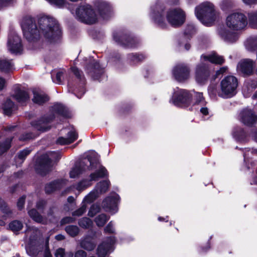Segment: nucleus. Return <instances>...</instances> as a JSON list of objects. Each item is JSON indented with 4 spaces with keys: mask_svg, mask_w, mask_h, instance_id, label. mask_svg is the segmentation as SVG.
Listing matches in <instances>:
<instances>
[{
    "mask_svg": "<svg viewBox=\"0 0 257 257\" xmlns=\"http://www.w3.org/2000/svg\"><path fill=\"white\" fill-rule=\"evenodd\" d=\"M109 185V182L108 181H101L96 184L95 189L99 194L105 193L108 190Z\"/></svg>",
    "mask_w": 257,
    "mask_h": 257,
    "instance_id": "40",
    "label": "nucleus"
},
{
    "mask_svg": "<svg viewBox=\"0 0 257 257\" xmlns=\"http://www.w3.org/2000/svg\"><path fill=\"white\" fill-rule=\"evenodd\" d=\"M36 137V135L32 133H27L23 134L20 138L21 141H28L33 139Z\"/></svg>",
    "mask_w": 257,
    "mask_h": 257,
    "instance_id": "54",
    "label": "nucleus"
},
{
    "mask_svg": "<svg viewBox=\"0 0 257 257\" xmlns=\"http://www.w3.org/2000/svg\"><path fill=\"white\" fill-rule=\"evenodd\" d=\"M99 14L103 19H106L108 17L110 11L111 7L109 4L106 2H102L99 8Z\"/></svg>",
    "mask_w": 257,
    "mask_h": 257,
    "instance_id": "33",
    "label": "nucleus"
},
{
    "mask_svg": "<svg viewBox=\"0 0 257 257\" xmlns=\"http://www.w3.org/2000/svg\"><path fill=\"white\" fill-rule=\"evenodd\" d=\"M240 120L245 125L251 126L257 121V115L250 109L246 108L240 113Z\"/></svg>",
    "mask_w": 257,
    "mask_h": 257,
    "instance_id": "20",
    "label": "nucleus"
},
{
    "mask_svg": "<svg viewBox=\"0 0 257 257\" xmlns=\"http://www.w3.org/2000/svg\"><path fill=\"white\" fill-rule=\"evenodd\" d=\"M193 94L185 89H179L174 94L173 103L180 107H187L192 104Z\"/></svg>",
    "mask_w": 257,
    "mask_h": 257,
    "instance_id": "11",
    "label": "nucleus"
},
{
    "mask_svg": "<svg viewBox=\"0 0 257 257\" xmlns=\"http://www.w3.org/2000/svg\"><path fill=\"white\" fill-rule=\"evenodd\" d=\"M12 139H8L3 143H0V155L7 151L11 147Z\"/></svg>",
    "mask_w": 257,
    "mask_h": 257,
    "instance_id": "48",
    "label": "nucleus"
},
{
    "mask_svg": "<svg viewBox=\"0 0 257 257\" xmlns=\"http://www.w3.org/2000/svg\"><path fill=\"white\" fill-rule=\"evenodd\" d=\"M14 64L11 60L0 59V70L3 72H9L14 69Z\"/></svg>",
    "mask_w": 257,
    "mask_h": 257,
    "instance_id": "32",
    "label": "nucleus"
},
{
    "mask_svg": "<svg viewBox=\"0 0 257 257\" xmlns=\"http://www.w3.org/2000/svg\"><path fill=\"white\" fill-rule=\"evenodd\" d=\"M100 211V208L97 205H96V204H93L89 211H88V215L90 217H93L97 213H98V212H99Z\"/></svg>",
    "mask_w": 257,
    "mask_h": 257,
    "instance_id": "52",
    "label": "nucleus"
},
{
    "mask_svg": "<svg viewBox=\"0 0 257 257\" xmlns=\"http://www.w3.org/2000/svg\"><path fill=\"white\" fill-rule=\"evenodd\" d=\"M8 47L9 50L13 54H17L22 51L21 40L16 33L14 32L9 35Z\"/></svg>",
    "mask_w": 257,
    "mask_h": 257,
    "instance_id": "17",
    "label": "nucleus"
},
{
    "mask_svg": "<svg viewBox=\"0 0 257 257\" xmlns=\"http://www.w3.org/2000/svg\"><path fill=\"white\" fill-rule=\"evenodd\" d=\"M0 209L5 212L8 215H9V214H11V212L10 211L8 210V209L6 208V206L5 205V203L4 201L0 198Z\"/></svg>",
    "mask_w": 257,
    "mask_h": 257,
    "instance_id": "59",
    "label": "nucleus"
},
{
    "mask_svg": "<svg viewBox=\"0 0 257 257\" xmlns=\"http://www.w3.org/2000/svg\"><path fill=\"white\" fill-rule=\"evenodd\" d=\"M195 33V28L192 24L188 25L184 31L185 36H191Z\"/></svg>",
    "mask_w": 257,
    "mask_h": 257,
    "instance_id": "51",
    "label": "nucleus"
},
{
    "mask_svg": "<svg viewBox=\"0 0 257 257\" xmlns=\"http://www.w3.org/2000/svg\"><path fill=\"white\" fill-rule=\"evenodd\" d=\"M75 221V219L72 217H65L63 218L61 221V224L72 223Z\"/></svg>",
    "mask_w": 257,
    "mask_h": 257,
    "instance_id": "61",
    "label": "nucleus"
},
{
    "mask_svg": "<svg viewBox=\"0 0 257 257\" xmlns=\"http://www.w3.org/2000/svg\"><path fill=\"white\" fill-rule=\"evenodd\" d=\"M119 196L116 194H113L107 197L104 199L102 203V206L106 211L111 214H114L117 211L116 204Z\"/></svg>",
    "mask_w": 257,
    "mask_h": 257,
    "instance_id": "18",
    "label": "nucleus"
},
{
    "mask_svg": "<svg viewBox=\"0 0 257 257\" xmlns=\"http://www.w3.org/2000/svg\"><path fill=\"white\" fill-rule=\"evenodd\" d=\"M65 230L66 232L71 236L75 237L78 235L79 229L76 225H70L66 226Z\"/></svg>",
    "mask_w": 257,
    "mask_h": 257,
    "instance_id": "42",
    "label": "nucleus"
},
{
    "mask_svg": "<svg viewBox=\"0 0 257 257\" xmlns=\"http://www.w3.org/2000/svg\"><path fill=\"white\" fill-rule=\"evenodd\" d=\"M11 96L18 102L21 104L26 103L30 99L29 94L28 92L21 89V87L18 85H15L14 87Z\"/></svg>",
    "mask_w": 257,
    "mask_h": 257,
    "instance_id": "19",
    "label": "nucleus"
},
{
    "mask_svg": "<svg viewBox=\"0 0 257 257\" xmlns=\"http://www.w3.org/2000/svg\"><path fill=\"white\" fill-rule=\"evenodd\" d=\"M86 252L83 250H77L74 254V257H86Z\"/></svg>",
    "mask_w": 257,
    "mask_h": 257,
    "instance_id": "63",
    "label": "nucleus"
},
{
    "mask_svg": "<svg viewBox=\"0 0 257 257\" xmlns=\"http://www.w3.org/2000/svg\"><path fill=\"white\" fill-rule=\"evenodd\" d=\"M39 30L35 20L32 18H25L21 24L24 36L29 41H33L39 38L42 34L51 42L59 39L61 31L55 19L48 16H43L38 20Z\"/></svg>",
    "mask_w": 257,
    "mask_h": 257,
    "instance_id": "1",
    "label": "nucleus"
},
{
    "mask_svg": "<svg viewBox=\"0 0 257 257\" xmlns=\"http://www.w3.org/2000/svg\"><path fill=\"white\" fill-rule=\"evenodd\" d=\"M165 14L164 9L160 5L157 4L152 8L151 16L152 19L160 27L163 29L167 27V24L164 17Z\"/></svg>",
    "mask_w": 257,
    "mask_h": 257,
    "instance_id": "13",
    "label": "nucleus"
},
{
    "mask_svg": "<svg viewBox=\"0 0 257 257\" xmlns=\"http://www.w3.org/2000/svg\"><path fill=\"white\" fill-rule=\"evenodd\" d=\"M195 15L197 19L206 26H211L216 18L214 6L208 2L202 3L196 7Z\"/></svg>",
    "mask_w": 257,
    "mask_h": 257,
    "instance_id": "3",
    "label": "nucleus"
},
{
    "mask_svg": "<svg viewBox=\"0 0 257 257\" xmlns=\"http://www.w3.org/2000/svg\"><path fill=\"white\" fill-rule=\"evenodd\" d=\"M28 254L32 257H52L50 250L46 246L43 250V245L39 241L30 240V243L26 246Z\"/></svg>",
    "mask_w": 257,
    "mask_h": 257,
    "instance_id": "10",
    "label": "nucleus"
},
{
    "mask_svg": "<svg viewBox=\"0 0 257 257\" xmlns=\"http://www.w3.org/2000/svg\"><path fill=\"white\" fill-rule=\"evenodd\" d=\"M71 70L74 74L76 76V77L80 79V80L83 81L84 77L82 75V72L81 71H80L77 68L75 67H72Z\"/></svg>",
    "mask_w": 257,
    "mask_h": 257,
    "instance_id": "56",
    "label": "nucleus"
},
{
    "mask_svg": "<svg viewBox=\"0 0 257 257\" xmlns=\"http://www.w3.org/2000/svg\"><path fill=\"white\" fill-rule=\"evenodd\" d=\"M246 48L249 51L253 52L257 49V36L250 37L245 43Z\"/></svg>",
    "mask_w": 257,
    "mask_h": 257,
    "instance_id": "35",
    "label": "nucleus"
},
{
    "mask_svg": "<svg viewBox=\"0 0 257 257\" xmlns=\"http://www.w3.org/2000/svg\"><path fill=\"white\" fill-rule=\"evenodd\" d=\"M31 151L28 149H24L23 151L20 152L18 154V158L23 162L26 157L30 153Z\"/></svg>",
    "mask_w": 257,
    "mask_h": 257,
    "instance_id": "53",
    "label": "nucleus"
},
{
    "mask_svg": "<svg viewBox=\"0 0 257 257\" xmlns=\"http://www.w3.org/2000/svg\"><path fill=\"white\" fill-rule=\"evenodd\" d=\"M46 202L44 200H40L37 203V208L38 210H42L45 205Z\"/></svg>",
    "mask_w": 257,
    "mask_h": 257,
    "instance_id": "64",
    "label": "nucleus"
},
{
    "mask_svg": "<svg viewBox=\"0 0 257 257\" xmlns=\"http://www.w3.org/2000/svg\"><path fill=\"white\" fill-rule=\"evenodd\" d=\"M166 19L172 27H178L181 26L185 21V12L180 8L168 10L166 14Z\"/></svg>",
    "mask_w": 257,
    "mask_h": 257,
    "instance_id": "9",
    "label": "nucleus"
},
{
    "mask_svg": "<svg viewBox=\"0 0 257 257\" xmlns=\"http://www.w3.org/2000/svg\"><path fill=\"white\" fill-rule=\"evenodd\" d=\"M23 227L22 223L19 220H14L9 224L10 228L13 231H18L22 229Z\"/></svg>",
    "mask_w": 257,
    "mask_h": 257,
    "instance_id": "46",
    "label": "nucleus"
},
{
    "mask_svg": "<svg viewBox=\"0 0 257 257\" xmlns=\"http://www.w3.org/2000/svg\"><path fill=\"white\" fill-rule=\"evenodd\" d=\"M104 232L107 233H114V229L112 221H110L105 227Z\"/></svg>",
    "mask_w": 257,
    "mask_h": 257,
    "instance_id": "58",
    "label": "nucleus"
},
{
    "mask_svg": "<svg viewBox=\"0 0 257 257\" xmlns=\"http://www.w3.org/2000/svg\"><path fill=\"white\" fill-rule=\"evenodd\" d=\"M190 93L193 94L192 96V104H203L204 103V98L203 96V93L201 92H195L192 91Z\"/></svg>",
    "mask_w": 257,
    "mask_h": 257,
    "instance_id": "39",
    "label": "nucleus"
},
{
    "mask_svg": "<svg viewBox=\"0 0 257 257\" xmlns=\"http://www.w3.org/2000/svg\"><path fill=\"white\" fill-rule=\"evenodd\" d=\"M64 72L59 70L55 74V71H53L51 72V77L54 82L57 84H61L62 82Z\"/></svg>",
    "mask_w": 257,
    "mask_h": 257,
    "instance_id": "44",
    "label": "nucleus"
},
{
    "mask_svg": "<svg viewBox=\"0 0 257 257\" xmlns=\"http://www.w3.org/2000/svg\"><path fill=\"white\" fill-rule=\"evenodd\" d=\"M89 163V166H87V169L89 170H92L94 169L96 163H98L96 161H93L90 156L87 157V159L83 160L79 165H76L73 168L69 173L70 177L71 178H75L77 177L80 174H81L86 168L84 166V164L87 163Z\"/></svg>",
    "mask_w": 257,
    "mask_h": 257,
    "instance_id": "16",
    "label": "nucleus"
},
{
    "mask_svg": "<svg viewBox=\"0 0 257 257\" xmlns=\"http://www.w3.org/2000/svg\"><path fill=\"white\" fill-rule=\"evenodd\" d=\"M15 109L14 103L10 99H7L3 104V110L5 115L10 116Z\"/></svg>",
    "mask_w": 257,
    "mask_h": 257,
    "instance_id": "31",
    "label": "nucleus"
},
{
    "mask_svg": "<svg viewBox=\"0 0 257 257\" xmlns=\"http://www.w3.org/2000/svg\"><path fill=\"white\" fill-rule=\"evenodd\" d=\"M225 24L226 26L231 30H241L247 26V19L244 13L234 12L226 17Z\"/></svg>",
    "mask_w": 257,
    "mask_h": 257,
    "instance_id": "6",
    "label": "nucleus"
},
{
    "mask_svg": "<svg viewBox=\"0 0 257 257\" xmlns=\"http://www.w3.org/2000/svg\"><path fill=\"white\" fill-rule=\"evenodd\" d=\"M248 23L250 27L257 29V11H251L247 14Z\"/></svg>",
    "mask_w": 257,
    "mask_h": 257,
    "instance_id": "37",
    "label": "nucleus"
},
{
    "mask_svg": "<svg viewBox=\"0 0 257 257\" xmlns=\"http://www.w3.org/2000/svg\"><path fill=\"white\" fill-rule=\"evenodd\" d=\"M109 219V216H107L105 214H101L95 217L94 221L98 227H102Z\"/></svg>",
    "mask_w": 257,
    "mask_h": 257,
    "instance_id": "41",
    "label": "nucleus"
},
{
    "mask_svg": "<svg viewBox=\"0 0 257 257\" xmlns=\"http://www.w3.org/2000/svg\"><path fill=\"white\" fill-rule=\"evenodd\" d=\"M238 85V81L233 76L225 77L220 82V91L218 95L222 98H227L234 96L236 93V89Z\"/></svg>",
    "mask_w": 257,
    "mask_h": 257,
    "instance_id": "4",
    "label": "nucleus"
},
{
    "mask_svg": "<svg viewBox=\"0 0 257 257\" xmlns=\"http://www.w3.org/2000/svg\"><path fill=\"white\" fill-rule=\"evenodd\" d=\"M34 97L33 101L34 103L38 104H42L49 100L48 96L43 92L34 90L33 91Z\"/></svg>",
    "mask_w": 257,
    "mask_h": 257,
    "instance_id": "29",
    "label": "nucleus"
},
{
    "mask_svg": "<svg viewBox=\"0 0 257 257\" xmlns=\"http://www.w3.org/2000/svg\"><path fill=\"white\" fill-rule=\"evenodd\" d=\"M65 183V180H57L50 182L46 185L45 192L47 194H50L60 189Z\"/></svg>",
    "mask_w": 257,
    "mask_h": 257,
    "instance_id": "26",
    "label": "nucleus"
},
{
    "mask_svg": "<svg viewBox=\"0 0 257 257\" xmlns=\"http://www.w3.org/2000/svg\"><path fill=\"white\" fill-rule=\"evenodd\" d=\"M86 206L85 203H83L82 206L77 210L73 212V216H79L82 215L85 211Z\"/></svg>",
    "mask_w": 257,
    "mask_h": 257,
    "instance_id": "55",
    "label": "nucleus"
},
{
    "mask_svg": "<svg viewBox=\"0 0 257 257\" xmlns=\"http://www.w3.org/2000/svg\"><path fill=\"white\" fill-rule=\"evenodd\" d=\"M60 158L61 155L59 152H49L43 155L37 168L38 172L41 175H45L51 170L53 166L52 162L58 161Z\"/></svg>",
    "mask_w": 257,
    "mask_h": 257,
    "instance_id": "5",
    "label": "nucleus"
},
{
    "mask_svg": "<svg viewBox=\"0 0 257 257\" xmlns=\"http://www.w3.org/2000/svg\"><path fill=\"white\" fill-rule=\"evenodd\" d=\"M172 74L173 77L177 81L184 82L190 77V69L187 64L179 63L173 69Z\"/></svg>",
    "mask_w": 257,
    "mask_h": 257,
    "instance_id": "12",
    "label": "nucleus"
},
{
    "mask_svg": "<svg viewBox=\"0 0 257 257\" xmlns=\"http://www.w3.org/2000/svg\"><path fill=\"white\" fill-rule=\"evenodd\" d=\"M234 3L232 0H222L220 4V7L223 11H227L233 8Z\"/></svg>",
    "mask_w": 257,
    "mask_h": 257,
    "instance_id": "43",
    "label": "nucleus"
},
{
    "mask_svg": "<svg viewBox=\"0 0 257 257\" xmlns=\"http://www.w3.org/2000/svg\"><path fill=\"white\" fill-rule=\"evenodd\" d=\"M128 60L131 64H136L144 60L146 56L143 54L132 53L128 55Z\"/></svg>",
    "mask_w": 257,
    "mask_h": 257,
    "instance_id": "36",
    "label": "nucleus"
},
{
    "mask_svg": "<svg viewBox=\"0 0 257 257\" xmlns=\"http://www.w3.org/2000/svg\"><path fill=\"white\" fill-rule=\"evenodd\" d=\"M75 15L79 21L87 24H94L97 19L95 12L88 4L80 5L75 11Z\"/></svg>",
    "mask_w": 257,
    "mask_h": 257,
    "instance_id": "7",
    "label": "nucleus"
},
{
    "mask_svg": "<svg viewBox=\"0 0 257 257\" xmlns=\"http://www.w3.org/2000/svg\"><path fill=\"white\" fill-rule=\"evenodd\" d=\"M208 61L209 62L216 64H222L224 62V59L221 56L218 55L215 52H213L208 55H202L201 56V60Z\"/></svg>",
    "mask_w": 257,
    "mask_h": 257,
    "instance_id": "25",
    "label": "nucleus"
},
{
    "mask_svg": "<svg viewBox=\"0 0 257 257\" xmlns=\"http://www.w3.org/2000/svg\"><path fill=\"white\" fill-rule=\"evenodd\" d=\"M78 137V133L74 128H72V130L67 133V138H59L57 141V143L61 145L70 144L77 140Z\"/></svg>",
    "mask_w": 257,
    "mask_h": 257,
    "instance_id": "24",
    "label": "nucleus"
},
{
    "mask_svg": "<svg viewBox=\"0 0 257 257\" xmlns=\"http://www.w3.org/2000/svg\"><path fill=\"white\" fill-rule=\"evenodd\" d=\"M94 169L96 170L90 175V180H83L77 185V189L79 191L84 190L91 185L92 181H96L99 178H104L108 175L106 169L100 165L99 163H96Z\"/></svg>",
    "mask_w": 257,
    "mask_h": 257,
    "instance_id": "8",
    "label": "nucleus"
},
{
    "mask_svg": "<svg viewBox=\"0 0 257 257\" xmlns=\"http://www.w3.org/2000/svg\"><path fill=\"white\" fill-rule=\"evenodd\" d=\"M51 114L49 117H43L38 121H33L32 126L36 130L45 132L50 128L48 123L55 117L56 115H61L65 117L69 116L67 109L61 104H55L51 108Z\"/></svg>",
    "mask_w": 257,
    "mask_h": 257,
    "instance_id": "2",
    "label": "nucleus"
},
{
    "mask_svg": "<svg viewBox=\"0 0 257 257\" xmlns=\"http://www.w3.org/2000/svg\"><path fill=\"white\" fill-rule=\"evenodd\" d=\"M29 216L36 222L42 223H46V220L43 219L36 209H33L28 211Z\"/></svg>",
    "mask_w": 257,
    "mask_h": 257,
    "instance_id": "38",
    "label": "nucleus"
},
{
    "mask_svg": "<svg viewBox=\"0 0 257 257\" xmlns=\"http://www.w3.org/2000/svg\"><path fill=\"white\" fill-rule=\"evenodd\" d=\"M257 88V81L249 80L245 82L242 87V91L245 97H248L250 93Z\"/></svg>",
    "mask_w": 257,
    "mask_h": 257,
    "instance_id": "27",
    "label": "nucleus"
},
{
    "mask_svg": "<svg viewBox=\"0 0 257 257\" xmlns=\"http://www.w3.org/2000/svg\"><path fill=\"white\" fill-rule=\"evenodd\" d=\"M87 73L94 80H99L103 74V69L100 67L99 63L94 60L87 68Z\"/></svg>",
    "mask_w": 257,
    "mask_h": 257,
    "instance_id": "23",
    "label": "nucleus"
},
{
    "mask_svg": "<svg viewBox=\"0 0 257 257\" xmlns=\"http://www.w3.org/2000/svg\"><path fill=\"white\" fill-rule=\"evenodd\" d=\"M78 224L82 228H88L91 226L92 222L89 218L83 217L79 220Z\"/></svg>",
    "mask_w": 257,
    "mask_h": 257,
    "instance_id": "47",
    "label": "nucleus"
},
{
    "mask_svg": "<svg viewBox=\"0 0 257 257\" xmlns=\"http://www.w3.org/2000/svg\"><path fill=\"white\" fill-rule=\"evenodd\" d=\"M254 62L251 59L241 60L238 64L237 69L244 75H250L253 72Z\"/></svg>",
    "mask_w": 257,
    "mask_h": 257,
    "instance_id": "21",
    "label": "nucleus"
},
{
    "mask_svg": "<svg viewBox=\"0 0 257 257\" xmlns=\"http://www.w3.org/2000/svg\"><path fill=\"white\" fill-rule=\"evenodd\" d=\"M25 201V197L22 196L21 197L18 202H17V206L19 209H22L24 205V203Z\"/></svg>",
    "mask_w": 257,
    "mask_h": 257,
    "instance_id": "62",
    "label": "nucleus"
},
{
    "mask_svg": "<svg viewBox=\"0 0 257 257\" xmlns=\"http://www.w3.org/2000/svg\"><path fill=\"white\" fill-rule=\"evenodd\" d=\"M16 0H0V10L16 2Z\"/></svg>",
    "mask_w": 257,
    "mask_h": 257,
    "instance_id": "57",
    "label": "nucleus"
},
{
    "mask_svg": "<svg viewBox=\"0 0 257 257\" xmlns=\"http://www.w3.org/2000/svg\"><path fill=\"white\" fill-rule=\"evenodd\" d=\"M254 156H257V150L253 148H245L243 150L244 160L247 169L250 168L249 166L250 159Z\"/></svg>",
    "mask_w": 257,
    "mask_h": 257,
    "instance_id": "30",
    "label": "nucleus"
},
{
    "mask_svg": "<svg viewBox=\"0 0 257 257\" xmlns=\"http://www.w3.org/2000/svg\"><path fill=\"white\" fill-rule=\"evenodd\" d=\"M65 250L63 248H59L57 249L55 253V257H64L65 256Z\"/></svg>",
    "mask_w": 257,
    "mask_h": 257,
    "instance_id": "60",
    "label": "nucleus"
},
{
    "mask_svg": "<svg viewBox=\"0 0 257 257\" xmlns=\"http://www.w3.org/2000/svg\"><path fill=\"white\" fill-rule=\"evenodd\" d=\"M51 5L58 8H63L65 4V0H46Z\"/></svg>",
    "mask_w": 257,
    "mask_h": 257,
    "instance_id": "50",
    "label": "nucleus"
},
{
    "mask_svg": "<svg viewBox=\"0 0 257 257\" xmlns=\"http://www.w3.org/2000/svg\"><path fill=\"white\" fill-rule=\"evenodd\" d=\"M210 74V71L206 64L201 63L196 66L195 78L198 83H205L208 81Z\"/></svg>",
    "mask_w": 257,
    "mask_h": 257,
    "instance_id": "14",
    "label": "nucleus"
},
{
    "mask_svg": "<svg viewBox=\"0 0 257 257\" xmlns=\"http://www.w3.org/2000/svg\"><path fill=\"white\" fill-rule=\"evenodd\" d=\"M220 36L225 41L228 43H233L237 39L235 34L226 30L220 32Z\"/></svg>",
    "mask_w": 257,
    "mask_h": 257,
    "instance_id": "34",
    "label": "nucleus"
},
{
    "mask_svg": "<svg viewBox=\"0 0 257 257\" xmlns=\"http://www.w3.org/2000/svg\"><path fill=\"white\" fill-rule=\"evenodd\" d=\"M98 194L99 193L96 192L95 189L84 198L83 203H85V202L89 203H91L98 196Z\"/></svg>",
    "mask_w": 257,
    "mask_h": 257,
    "instance_id": "45",
    "label": "nucleus"
},
{
    "mask_svg": "<svg viewBox=\"0 0 257 257\" xmlns=\"http://www.w3.org/2000/svg\"><path fill=\"white\" fill-rule=\"evenodd\" d=\"M233 135L238 140L243 139L245 136L244 131L241 128H235L233 132Z\"/></svg>",
    "mask_w": 257,
    "mask_h": 257,
    "instance_id": "49",
    "label": "nucleus"
},
{
    "mask_svg": "<svg viewBox=\"0 0 257 257\" xmlns=\"http://www.w3.org/2000/svg\"><path fill=\"white\" fill-rule=\"evenodd\" d=\"M80 246L84 249L90 251L95 248L96 243L92 237L86 236L81 240Z\"/></svg>",
    "mask_w": 257,
    "mask_h": 257,
    "instance_id": "28",
    "label": "nucleus"
},
{
    "mask_svg": "<svg viewBox=\"0 0 257 257\" xmlns=\"http://www.w3.org/2000/svg\"><path fill=\"white\" fill-rule=\"evenodd\" d=\"M113 39L118 44L129 48H135L139 43L136 38L126 34H114Z\"/></svg>",
    "mask_w": 257,
    "mask_h": 257,
    "instance_id": "15",
    "label": "nucleus"
},
{
    "mask_svg": "<svg viewBox=\"0 0 257 257\" xmlns=\"http://www.w3.org/2000/svg\"><path fill=\"white\" fill-rule=\"evenodd\" d=\"M114 242V238L112 237L107 238L106 241L103 242L97 249V254L98 257H105L107 253L113 251V244Z\"/></svg>",
    "mask_w": 257,
    "mask_h": 257,
    "instance_id": "22",
    "label": "nucleus"
}]
</instances>
